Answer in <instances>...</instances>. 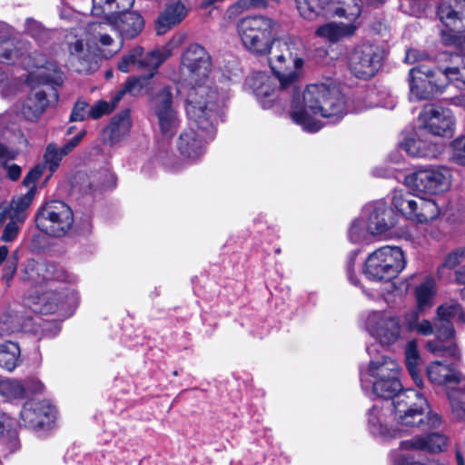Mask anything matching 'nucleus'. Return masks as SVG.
<instances>
[{"instance_id": "23", "label": "nucleus", "mask_w": 465, "mask_h": 465, "mask_svg": "<svg viewBox=\"0 0 465 465\" xmlns=\"http://www.w3.org/2000/svg\"><path fill=\"white\" fill-rule=\"evenodd\" d=\"M109 30L113 31L114 29L111 23L106 20L103 22L90 21L85 27L86 35L89 36L88 41L98 48H104V51H107L108 54H104L106 57L112 56L122 47V43L114 44V38L108 33Z\"/></svg>"}, {"instance_id": "34", "label": "nucleus", "mask_w": 465, "mask_h": 465, "mask_svg": "<svg viewBox=\"0 0 465 465\" xmlns=\"http://www.w3.org/2000/svg\"><path fill=\"white\" fill-rule=\"evenodd\" d=\"M453 57H458L457 55H453L449 52L440 53L436 57H430L426 52L420 51L417 49H410L406 52L405 61L408 64H425L433 66L438 70V64H447L449 62H452Z\"/></svg>"}, {"instance_id": "14", "label": "nucleus", "mask_w": 465, "mask_h": 465, "mask_svg": "<svg viewBox=\"0 0 465 465\" xmlns=\"http://www.w3.org/2000/svg\"><path fill=\"white\" fill-rule=\"evenodd\" d=\"M384 52L378 45L364 44L353 49L349 57V68L358 78L373 76L383 60Z\"/></svg>"}, {"instance_id": "16", "label": "nucleus", "mask_w": 465, "mask_h": 465, "mask_svg": "<svg viewBox=\"0 0 465 465\" xmlns=\"http://www.w3.org/2000/svg\"><path fill=\"white\" fill-rule=\"evenodd\" d=\"M30 78L37 79L40 84L45 86L43 88L35 89L28 94L22 104L21 114L29 121H36L51 102H56L58 100L57 90L50 84L59 85V84L44 82L41 78L35 76V73H31ZM62 83L63 81L60 84Z\"/></svg>"}, {"instance_id": "57", "label": "nucleus", "mask_w": 465, "mask_h": 465, "mask_svg": "<svg viewBox=\"0 0 465 465\" xmlns=\"http://www.w3.org/2000/svg\"><path fill=\"white\" fill-rule=\"evenodd\" d=\"M465 261V247L458 248L455 251L449 253L442 264V267L454 269Z\"/></svg>"}, {"instance_id": "37", "label": "nucleus", "mask_w": 465, "mask_h": 465, "mask_svg": "<svg viewBox=\"0 0 465 465\" xmlns=\"http://www.w3.org/2000/svg\"><path fill=\"white\" fill-rule=\"evenodd\" d=\"M354 27L338 23H327L317 28L315 35L321 38L335 43L344 36L352 35Z\"/></svg>"}, {"instance_id": "45", "label": "nucleus", "mask_w": 465, "mask_h": 465, "mask_svg": "<svg viewBox=\"0 0 465 465\" xmlns=\"http://www.w3.org/2000/svg\"><path fill=\"white\" fill-rule=\"evenodd\" d=\"M17 155L15 150L10 149L0 143V163L5 164L6 169L7 177L12 181H16L21 176V168L16 164L7 165L6 163L10 160H14Z\"/></svg>"}, {"instance_id": "52", "label": "nucleus", "mask_w": 465, "mask_h": 465, "mask_svg": "<svg viewBox=\"0 0 465 465\" xmlns=\"http://www.w3.org/2000/svg\"><path fill=\"white\" fill-rule=\"evenodd\" d=\"M450 160L465 166V136L456 138L450 143Z\"/></svg>"}, {"instance_id": "11", "label": "nucleus", "mask_w": 465, "mask_h": 465, "mask_svg": "<svg viewBox=\"0 0 465 465\" xmlns=\"http://www.w3.org/2000/svg\"><path fill=\"white\" fill-rule=\"evenodd\" d=\"M392 204L406 219L418 223H427L437 218L440 213L434 200L401 191L394 192Z\"/></svg>"}, {"instance_id": "51", "label": "nucleus", "mask_w": 465, "mask_h": 465, "mask_svg": "<svg viewBox=\"0 0 465 465\" xmlns=\"http://www.w3.org/2000/svg\"><path fill=\"white\" fill-rule=\"evenodd\" d=\"M426 348L434 354L450 355L456 360H460V353L455 345L444 347L439 341H429Z\"/></svg>"}, {"instance_id": "22", "label": "nucleus", "mask_w": 465, "mask_h": 465, "mask_svg": "<svg viewBox=\"0 0 465 465\" xmlns=\"http://www.w3.org/2000/svg\"><path fill=\"white\" fill-rule=\"evenodd\" d=\"M54 417L55 408L46 401H28L20 412L21 424L32 429L49 425Z\"/></svg>"}, {"instance_id": "13", "label": "nucleus", "mask_w": 465, "mask_h": 465, "mask_svg": "<svg viewBox=\"0 0 465 465\" xmlns=\"http://www.w3.org/2000/svg\"><path fill=\"white\" fill-rule=\"evenodd\" d=\"M365 326L381 345H391L401 338L402 326L400 319L390 312H371L366 318Z\"/></svg>"}, {"instance_id": "3", "label": "nucleus", "mask_w": 465, "mask_h": 465, "mask_svg": "<svg viewBox=\"0 0 465 465\" xmlns=\"http://www.w3.org/2000/svg\"><path fill=\"white\" fill-rule=\"evenodd\" d=\"M27 280L35 285L25 297V304L34 312L49 314L63 309L68 298L67 293L57 292L52 288L54 281H64L65 273L56 265L45 262H33L26 266Z\"/></svg>"}, {"instance_id": "25", "label": "nucleus", "mask_w": 465, "mask_h": 465, "mask_svg": "<svg viewBox=\"0 0 465 465\" xmlns=\"http://www.w3.org/2000/svg\"><path fill=\"white\" fill-rule=\"evenodd\" d=\"M245 85L253 92L263 108L272 105L273 98L271 97L275 91V83L267 74L257 72L251 74L246 78Z\"/></svg>"}, {"instance_id": "7", "label": "nucleus", "mask_w": 465, "mask_h": 465, "mask_svg": "<svg viewBox=\"0 0 465 465\" xmlns=\"http://www.w3.org/2000/svg\"><path fill=\"white\" fill-rule=\"evenodd\" d=\"M236 29L247 51L255 55H266L277 35L278 23L267 15H246L237 22Z\"/></svg>"}, {"instance_id": "10", "label": "nucleus", "mask_w": 465, "mask_h": 465, "mask_svg": "<svg viewBox=\"0 0 465 465\" xmlns=\"http://www.w3.org/2000/svg\"><path fill=\"white\" fill-rule=\"evenodd\" d=\"M35 222L42 232L53 237H63L72 229L74 213L64 202L49 201L38 208Z\"/></svg>"}, {"instance_id": "19", "label": "nucleus", "mask_w": 465, "mask_h": 465, "mask_svg": "<svg viewBox=\"0 0 465 465\" xmlns=\"http://www.w3.org/2000/svg\"><path fill=\"white\" fill-rule=\"evenodd\" d=\"M362 219L367 223V232L371 236L382 235L397 224V215L383 202L368 203L362 211Z\"/></svg>"}, {"instance_id": "15", "label": "nucleus", "mask_w": 465, "mask_h": 465, "mask_svg": "<svg viewBox=\"0 0 465 465\" xmlns=\"http://www.w3.org/2000/svg\"><path fill=\"white\" fill-rule=\"evenodd\" d=\"M171 55L172 49L168 45L154 49L145 55H143V48L136 46L122 58L118 68L120 71L127 73L130 65H136L137 68L149 72V77H153L159 66Z\"/></svg>"}, {"instance_id": "62", "label": "nucleus", "mask_w": 465, "mask_h": 465, "mask_svg": "<svg viewBox=\"0 0 465 465\" xmlns=\"http://www.w3.org/2000/svg\"><path fill=\"white\" fill-rule=\"evenodd\" d=\"M357 255H358V251L351 252L348 255L347 262H346V272H347L348 279L354 285H358V283H359V281L353 275L354 264H355V260H356Z\"/></svg>"}, {"instance_id": "38", "label": "nucleus", "mask_w": 465, "mask_h": 465, "mask_svg": "<svg viewBox=\"0 0 465 465\" xmlns=\"http://www.w3.org/2000/svg\"><path fill=\"white\" fill-rule=\"evenodd\" d=\"M458 57H453L452 62H449L447 64H438L437 68L449 82H455L459 88H465V62L462 60L461 65L457 64L456 59L460 58V54H452Z\"/></svg>"}, {"instance_id": "28", "label": "nucleus", "mask_w": 465, "mask_h": 465, "mask_svg": "<svg viewBox=\"0 0 465 465\" xmlns=\"http://www.w3.org/2000/svg\"><path fill=\"white\" fill-rule=\"evenodd\" d=\"M399 148L410 156L423 158H435L442 151L440 144L423 139L419 134L404 139L400 143Z\"/></svg>"}, {"instance_id": "58", "label": "nucleus", "mask_w": 465, "mask_h": 465, "mask_svg": "<svg viewBox=\"0 0 465 465\" xmlns=\"http://www.w3.org/2000/svg\"><path fill=\"white\" fill-rule=\"evenodd\" d=\"M16 86V81L12 80L8 75L0 68V93L3 97L11 95Z\"/></svg>"}, {"instance_id": "4", "label": "nucleus", "mask_w": 465, "mask_h": 465, "mask_svg": "<svg viewBox=\"0 0 465 465\" xmlns=\"http://www.w3.org/2000/svg\"><path fill=\"white\" fill-rule=\"evenodd\" d=\"M373 394L383 399H391L395 421L401 426L417 427L422 430L436 429L441 420L430 412L428 401L423 395L413 389L403 391H389V383L384 382L381 390H371Z\"/></svg>"}, {"instance_id": "54", "label": "nucleus", "mask_w": 465, "mask_h": 465, "mask_svg": "<svg viewBox=\"0 0 465 465\" xmlns=\"http://www.w3.org/2000/svg\"><path fill=\"white\" fill-rule=\"evenodd\" d=\"M435 333L437 339L440 341H445L452 338L454 335L452 322L446 321V319L443 320L438 317V320L435 322Z\"/></svg>"}, {"instance_id": "27", "label": "nucleus", "mask_w": 465, "mask_h": 465, "mask_svg": "<svg viewBox=\"0 0 465 465\" xmlns=\"http://www.w3.org/2000/svg\"><path fill=\"white\" fill-rule=\"evenodd\" d=\"M447 444L445 436L440 433H431L426 437L416 436L410 440H402L398 450L407 451H429L440 452Z\"/></svg>"}, {"instance_id": "30", "label": "nucleus", "mask_w": 465, "mask_h": 465, "mask_svg": "<svg viewBox=\"0 0 465 465\" xmlns=\"http://www.w3.org/2000/svg\"><path fill=\"white\" fill-rule=\"evenodd\" d=\"M385 0H328L330 10L340 17L355 19L360 16L363 3L378 6Z\"/></svg>"}, {"instance_id": "48", "label": "nucleus", "mask_w": 465, "mask_h": 465, "mask_svg": "<svg viewBox=\"0 0 465 465\" xmlns=\"http://www.w3.org/2000/svg\"><path fill=\"white\" fill-rule=\"evenodd\" d=\"M370 233L367 232L365 220H355L349 229V239L351 242L360 243L368 240Z\"/></svg>"}, {"instance_id": "8", "label": "nucleus", "mask_w": 465, "mask_h": 465, "mask_svg": "<svg viewBox=\"0 0 465 465\" xmlns=\"http://www.w3.org/2000/svg\"><path fill=\"white\" fill-rule=\"evenodd\" d=\"M403 251L398 246H382L370 253L363 273L370 281L387 282L396 278L406 267Z\"/></svg>"}, {"instance_id": "6", "label": "nucleus", "mask_w": 465, "mask_h": 465, "mask_svg": "<svg viewBox=\"0 0 465 465\" xmlns=\"http://www.w3.org/2000/svg\"><path fill=\"white\" fill-rule=\"evenodd\" d=\"M28 53V44L24 41H15L8 36L7 27L0 23V62L12 64H21L26 69L36 68L35 76L44 82L60 84L64 81V74L57 64L48 60L42 54Z\"/></svg>"}, {"instance_id": "41", "label": "nucleus", "mask_w": 465, "mask_h": 465, "mask_svg": "<svg viewBox=\"0 0 465 465\" xmlns=\"http://www.w3.org/2000/svg\"><path fill=\"white\" fill-rule=\"evenodd\" d=\"M448 395L453 417L460 421H465V387H452Z\"/></svg>"}, {"instance_id": "32", "label": "nucleus", "mask_w": 465, "mask_h": 465, "mask_svg": "<svg viewBox=\"0 0 465 465\" xmlns=\"http://www.w3.org/2000/svg\"><path fill=\"white\" fill-rule=\"evenodd\" d=\"M35 190L30 189L25 194L14 197L9 206L0 210V220L10 219L23 223L26 219V210L32 203Z\"/></svg>"}, {"instance_id": "39", "label": "nucleus", "mask_w": 465, "mask_h": 465, "mask_svg": "<svg viewBox=\"0 0 465 465\" xmlns=\"http://www.w3.org/2000/svg\"><path fill=\"white\" fill-rule=\"evenodd\" d=\"M420 361V359L417 349V343L415 341H411L408 342L405 349V363L411 377L419 387L422 384V379L419 369Z\"/></svg>"}, {"instance_id": "35", "label": "nucleus", "mask_w": 465, "mask_h": 465, "mask_svg": "<svg viewBox=\"0 0 465 465\" xmlns=\"http://www.w3.org/2000/svg\"><path fill=\"white\" fill-rule=\"evenodd\" d=\"M21 362V351L17 343L5 341L0 344V368L12 372Z\"/></svg>"}, {"instance_id": "44", "label": "nucleus", "mask_w": 465, "mask_h": 465, "mask_svg": "<svg viewBox=\"0 0 465 465\" xmlns=\"http://www.w3.org/2000/svg\"><path fill=\"white\" fill-rule=\"evenodd\" d=\"M152 77H149V73L147 74L139 76V77H131L129 78L123 89L117 92V94L114 96V104H117L118 102L122 99V97L125 94H131L132 95L138 94L141 90L147 84V82Z\"/></svg>"}, {"instance_id": "1", "label": "nucleus", "mask_w": 465, "mask_h": 465, "mask_svg": "<svg viewBox=\"0 0 465 465\" xmlns=\"http://www.w3.org/2000/svg\"><path fill=\"white\" fill-rule=\"evenodd\" d=\"M269 54L270 66L277 76L282 91L290 90L292 94V119L303 130L315 133L322 128L315 116L331 119L336 123L345 114V101L339 86L331 82L309 84L301 94L296 81L302 59L298 57L293 40H273Z\"/></svg>"}, {"instance_id": "50", "label": "nucleus", "mask_w": 465, "mask_h": 465, "mask_svg": "<svg viewBox=\"0 0 465 465\" xmlns=\"http://www.w3.org/2000/svg\"><path fill=\"white\" fill-rule=\"evenodd\" d=\"M1 391L4 394L13 398H23L25 393V389L19 381L10 379L1 382Z\"/></svg>"}, {"instance_id": "12", "label": "nucleus", "mask_w": 465, "mask_h": 465, "mask_svg": "<svg viewBox=\"0 0 465 465\" xmlns=\"http://www.w3.org/2000/svg\"><path fill=\"white\" fill-rule=\"evenodd\" d=\"M441 73L433 66L420 64L412 67L409 72L410 95L413 100H430L437 94L442 93L448 84L439 81L438 74Z\"/></svg>"}, {"instance_id": "36", "label": "nucleus", "mask_w": 465, "mask_h": 465, "mask_svg": "<svg viewBox=\"0 0 465 465\" xmlns=\"http://www.w3.org/2000/svg\"><path fill=\"white\" fill-rule=\"evenodd\" d=\"M368 424L370 431L373 435L381 436L384 438H394L401 431H405L406 430L404 428H407L406 426H401L397 423L399 428L395 430L388 429L381 420V411L376 406H373V408L369 411Z\"/></svg>"}, {"instance_id": "42", "label": "nucleus", "mask_w": 465, "mask_h": 465, "mask_svg": "<svg viewBox=\"0 0 465 465\" xmlns=\"http://www.w3.org/2000/svg\"><path fill=\"white\" fill-rule=\"evenodd\" d=\"M435 292V282L432 279H427L417 286L415 295L419 311L422 312L432 305Z\"/></svg>"}, {"instance_id": "21", "label": "nucleus", "mask_w": 465, "mask_h": 465, "mask_svg": "<svg viewBox=\"0 0 465 465\" xmlns=\"http://www.w3.org/2000/svg\"><path fill=\"white\" fill-rule=\"evenodd\" d=\"M438 16L444 25L452 32L447 44L453 45L465 55V14L459 15L450 5L443 2L438 6Z\"/></svg>"}, {"instance_id": "63", "label": "nucleus", "mask_w": 465, "mask_h": 465, "mask_svg": "<svg viewBox=\"0 0 465 465\" xmlns=\"http://www.w3.org/2000/svg\"><path fill=\"white\" fill-rule=\"evenodd\" d=\"M84 135L85 131L82 130L76 136L69 140L63 147L59 148V152L63 156L67 155L79 144Z\"/></svg>"}, {"instance_id": "29", "label": "nucleus", "mask_w": 465, "mask_h": 465, "mask_svg": "<svg viewBox=\"0 0 465 465\" xmlns=\"http://www.w3.org/2000/svg\"><path fill=\"white\" fill-rule=\"evenodd\" d=\"M132 126L129 110H124L114 115L108 126L103 131V139L110 145L115 144L124 139Z\"/></svg>"}, {"instance_id": "24", "label": "nucleus", "mask_w": 465, "mask_h": 465, "mask_svg": "<svg viewBox=\"0 0 465 465\" xmlns=\"http://www.w3.org/2000/svg\"><path fill=\"white\" fill-rule=\"evenodd\" d=\"M112 27L119 33L122 40L136 37L143 29L144 21L142 15L134 11H120L117 15L108 17Z\"/></svg>"}, {"instance_id": "33", "label": "nucleus", "mask_w": 465, "mask_h": 465, "mask_svg": "<svg viewBox=\"0 0 465 465\" xmlns=\"http://www.w3.org/2000/svg\"><path fill=\"white\" fill-rule=\"evenodd\" d=\"M92 14L94 16L104 17L107 21L108 17L120 13V11L129 10L134 0H92Z\"/></svg>"}, {"instance_id": "20", "label": "nucleus", "mask_w": 465, "mask_h": 465, "mask_svg": "<svg viewBox=\"0 0 465 465\" xmlns=\"http://www.w3.org/2000/svg\"><path fill=\"white\" fill-rule=\"evenodd\" d=\"M153 109L157 116L163 136L165 138L173 137L178 129L180 121L173 106V95L168 87H164L155 96Z\"/></svg>"}, {"instance_id": "59", "label": "nucleus", "mask_w": 465, "mask_h": 465, "mask_svg": "<svg viewBox=\"0 0 465 465\" xmlns=\"http://www.w3.org/2000/svg\"><path fill=\"white\" fill-rule=\"evenodd\" d=\"M19 222L15 220H10V222L5 225L1 240L5 242H14L20 231Z\"/></svg>"}, {"instance_id": "18", "label": "nucleus", "mask_w": 465, "mask_h": 465, "mask_svg": "<svg viewBox=\"0 0 465 465\" xmlns=\"http://www.w3.org/2000/svg\"><path fill=\"white\" fill-rule=\"evenodd\" d=\"M450 177L443 167L421 169L407 177V183L416 192L436 194L447 190Z\"/></svg>"}, {"instance_id": "40", "label": "nucleus", "mask_w": 465, "mask_h": 465, "mask_svg": "<svg viewBox=\"0 0 465 465\" xmlns=\"http://www.w3.org/2000/svg\"><path fill=\"white\" fill-rule=\"evenodd\" d=\"M295 3L300 15L307 20H313L329 7L328 0H295Z\"/></svg>"}, {"instance_id": "55", "label": "nucleus", "mask_w": 465, "mask_h": 465, "mask_svg": "<svg viewBox=\"0 0 465 465\" xmlns=\"http://www.w3.org/2000/svg\"><path fill=\"white\" fill-rule=\"evenodd\" d=\"M393 465H445L438 460H429L427 463H414L413 458L400 450H393L391 454Z\"/></svg>"}, {"instance_id": "61", "label": "nucleus", "mask_w": 465, "mask_h": 465, "mask_svg": "<svg viewBox=\"0 0 465 465\" xmlns=\"http://www.w3.org/2000/svg\"><path fill=\"white\" fill-rule=\"evenodd\" d=\"M12 428V420L10 417L4 413L0 412V440H4L5 437L14 436V432L11 430Z\"/></svg>"}, {"instance_id": "60", "label": "nucleus", "mask_w": 465, "mask_h": 465, "mask_svg": "<svg viewBox=\"0 0 465 465\" xmlns=\"http://www.w3.org/2000/svg\"><path fill=\"white\" fill-rule=\"evenodd\" d=\"M69 53L71 56L78 60L85 61L89 56V52L85 49L82 40H76L74 43L70 44Z\"/></svg>"}, {"instance_id": "46", "label": "nucleus", "mask_w": 465, "mask_h": 465, "mask_svg": "<svg viewBox=\"0 0 465 465\" xmlns=\"http://www.w3.org/2000/svg\"><path fill=\"white\" fill-rule=\"evenodd\" d=\"M438 317L448 322L459 321L465 323V312L460 305L455 302H447L440 306L437 310Z\"/></svg>"}, {"instance_id": "17", "label": "nucleus", "mask_w": 465, "mask_h": 465, "mask_svg": "<svg viewBox=\"0 0 465 465\" xmlns=\"http://www.w3.org/2000/svg\"><path fill=\"white\" fill-rule=\"evenodd\" d=\"M419 120L421 127L435 136L450 137L454 134L455 117L449 109L428 104Z\"/></svg>"}, {"instance_id": "2", "label": "nucleus", "mask_w": 465, "mask_h": 465, "mask_svg": "<svg viewBox=\"0 0 465 465\" xmlns=\"http://www.w3.org/2000/svg\"><path fill=\"white\" fill-rule=\"evenodd\" d=\"M193 93L186 102L185 110L189 127L182 132L177 148L183 158L195 160L205 152V143L216 134V124L222 117V104L217 101L197 100Z\"/></svg>"}, {"instance_id": "53", "label": "nucleus", "mask_w": 465, "mask_h": 465, "mask_svg": "<svg viewBox=\"0 0 465 465\" xmlns=\"http://www.w3.org/2000/svg\"><path fill=\"white\" fill-rule=\"evenodd\" d=\"M90 117V105L84 100H78L75 102L71 114V122H81Z\"/></svg>"}, {"instance_id": "56", "label": "nucleus", "mask_w": 465, "mask_h": 465, "mask_svg": "<svg viewBox=\"0 0 465 465\" xmlns=\"http://www.w3.org/2000/svg\"><path fill=\"white\" fill-rule=\"evenodd\" d=\"M115 106L114 97L113 98L112 104L106 101L100 100L94 105L90 106V118L94 120L99 119L103 115L111 113Z\"/></svg>"}, {"instance_id": "31", "label": "nucleus", "mask_w": 465, "mask_h": 465, "mask_svg": "<svg viewBox=\"0 0 465 465\" xmlns=\"http://www.w3.org/2000/svg\"><path fill=\"white\" fill-rule=\"evenodd\" d=\"M187 15V9L181 2H175L166 6L158 16L155 29L157 35H164L173 26L179 24Z\"/></svg>"}, {"instance_id": "5", "label": "nucleus", "mask_w": 465, "mask_h": 465, "mask_svg": "<svg viewBox=\"0 0 465 465\" xmlns=\"http://www.w3.org/2000/svg\"><path fill=\"white\" fill-rule=\"evenodd\" d=\"M211 65V56L202 45L191 44L183 51L181 56L180 74L183 87L188 89L186 102L190 95L195 93L197 100L207 103L217 101L219 104L223 105V96L207 84Z\"/></svg>"}, {"instance_id": "43", "label": "nucleus", "mask_w": 465, "mask_h": 465, "mask_svg": "<svg viewBox=\"0 0 465 465\" xmlns=\"http://www.w3.org/2000/svg\"><path fill=\"white\" fill-rule=\"evenodd\" d=\"M25 31L41 45L47 44L54 34L53 31L46 29L41 23L32 18L25 20Z\"/></svg>"}, {"instance_id": "47", "label": "nucleus", "mask_w": 465, "mask_h": 465, "mask_svg": "<svg viewBox=\"0 0 465 465\" xmlns=\"http://www.w3.org/2000/svg\"><path fill=\"white\" fill-rule=\"evenodd\" d=\"M63 157L59 148L54 143H49L46 146L44 155L45 164L51 173L57 170Z\"/></svg>"}, {"instance_id": "9", "label": "nucleus", "mask_w": 465, "mask_h": 465, "mask_svg": "<svg viewBox=\"0 0 465 465\" xmlns=\"http://www.w3.org/2000/svg\"><path fill=\"white\" fill-rule=\"evenodd\" d=\"M367 352L371 357L369 366L365 371H361V383L363 390H381L384 382L389 383L390 391L401 390L399 380V364L393 359L380 355L373 356L377 352V345L367 347Z\"/></svg>"}, {"instance_id": "26", "label": "nucleus", "mask_w": 465, "mask_h": 465, "mask_svg": "<svg viewBox=\"0 0 465 465\" xmlns=\"http://www.w3.org/2000/svg\"><path fill=\"white\" fill-rule=\"evenodd\" d=\"M427 376L433 383L447 384L449 391L452 387L465 388V378H462L451 365L441 361L430 363L427 368Z\"/></svg>"}, {"instance_id": "49", "label": "nucleus", "mask_w": 465, "mask_h": 465, "mask_svg": "<svg viewBox=\"0 0 465 465\" xmlns=\"http://www.w3.org/2000/svg\"><path fill=\"white\" fill-rule=\"evenodd\" d=\"M268 5L267 0H237L230 6V11L239 14L251 9H266Z\"/></svg>"}, {"instance_id": "64", "label": "nucleus", "mask_w": 465, "mask_h": 465, "mask_svg": "<svg viewBox=\"0 0 465 465\" xmlns=\"http://www.w3.org/2000/svg\"><path fill=\"white\" fill-rule=\"evenodd\" d=\"M409 326L411 330H416L419 333L423 334V335L431 334L434 330L431 323L427 320H423L422 322H420L419 323L418 322L414 323L412 322H410Z\"/></svg>"}]
</instances>
